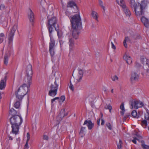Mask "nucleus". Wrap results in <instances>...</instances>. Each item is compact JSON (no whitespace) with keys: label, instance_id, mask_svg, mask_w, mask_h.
I'll return each instance as SVG.
<instances>
[{"label":"nucleus","instance_id":"f257e3e1","mask_svg":"<svg viewBox=\"0 0 149 149\" xmlns=\"http://www.w3.org/2000/svg\"><path fill=\"white\" fill-rule=\"evenodd\" d=\"M71 26V31L73 38H69L68 43L70 52L73 50V46L74 44V39H77L78 38L79 33V31L82 27L81 19L79 14L71 15L69 17Z\"/></svg>","mask_w":149,"mask_h":149},{"label":"nucleus","instance_id":"f03ea898","mask_svg":"<svg viewBox=\"0 0 149 149\" xmlns=\"http://www.w3.org/2000/svg\"><path fill=\"white\" fill-rule=\"evenodd\" d=\"M26 72V78L25 79V83L20 86L15 93L16 97L19 100H22L26 94L31 84L33 71L31 65L29 64L27 66Z\"/></svg>","mask_w":149,"mask_h":149},{"label":"nucleus","instance_id":"7ed1b4c3","mask_svg":"<svg viewBox=\"0 0 149 149\" xmlns=\"http://www.w3.org/2000/svg\"><path fill=\"white\" fill-rule=\"evenodd\" d=\"M10 121L12 125V132L13 133L16 135L18 133L19 126L22 123V118L20 116L15 115L10 118Z\"/></svg>","mask_w":149,"mask_h":149},{"label":"nucleus","instance_id":"20e7f679","mask_svg":"<svg viewBox=\"0 0 149 149\" xmlns=\"http://www.w3.org/2000/svg\"><path fill=\"white\" fill-rule=\"evenodd\" d=\"M147 4V2L145 0L142 1L141 3H138L134 8V11L136 15L140 16L144 15L145 9Z\"/></svg>","mask_w":149,"mask_h":149},{"label":"nucleus","instance_id":"39448f33","mask_svg":"<svg viewBox=\"0 0 149 149\" xmlns=\"http://www.w3.org/2000/svg\"><path fill=\"white\" fill-rule=\"evenodd\" d=\"M56 23L57 19L55 17H53L48 19V25L47 26L49 33H52L53 31V27L55 29L56 28L55 25Z\"/></svg>","mask_w":149,"mask_h":149},{"label":"nucleus","instance_id":"423d86ee","mask_svg":"<svg viewBox=\"0 0 149 149\" xmlns=\"http://www.w3.org/2000/svg\"><path fill=\"white\" fill-rule=\"evenodd\" d=\"M18 24L17 23L14 24V26L10 29L8 36V39L9 40L8 42L10 44L12 43L15 33L17 29Z\"/></svg>","mask_w":149,"mask_h":149},{"label":"nucleus","instance_id":"0eeeda50","mask_svg":"<svg viewBox=\"0 0 149 149\" xmlns=\"http://www.w3.org/2000/svg\"><path fill=\"white\" fill-rule=\"evenodd\" d=\"M130 108L132 109L133 107L135 109H138L139 108L142 107L143 105V103L139 101L132 100L130 102Z\"/></svg>","mask_w":149,"mask_h":149},{"label":"nucleus","instance_id":"6e6552de","mask_svg":"<svg viewBox=\"0 0 149 149\" xmlns=\"http://www.w3.org/2000/svg\"><path fill=\"white\" fill-rule=\"evenodd\" d=\"M68 114V113H66L65 112V110L64 109L61 110L59 114L57 117V120L58 121L61 120L65 116Z\"/></svg>","mask_w":149,"mask_h":149},{"label":"nucleus","instance_id":"1a4fd4ad","mask_svg":"<svg viewBox=\"0 0 149 149\" xmlns=\"http://www.w3.org/2000/svg\"><path fill=\"white\" fill-rule=\"evenodd\" d=\"M7 77L5 76L3 78H2L1 80L0 83V89L2 90L4 88L6 85V81Z\"/></svg>","mask_w":149,"mask_h":149},{"label":"nucleus","instance_id":"9d476101","mask_svg":"<svg viewBox=\"0 0 149 149\" xmlns=\"http://www.w3.org/2000/svg\"><path fill=\"white\" fill-rule=\"evenodd\" d=\"M28 17L29 19L30 22L31 23V24L33 25V22L34 19V17L33 13L31 9H29L28 13Z\"/></svg>","mask_w":149,"mask_h":149},{"label":"nucleus","instance_id":"9b49d317","mask_svg":"<svg viewBox=\"0 0 149 149\" xmlns=\"http://www.w3.org/2000/svg\"><path fill=\"white\" fill-rule=\"evenodd\" d=\"M84 125H86L89 130H91L94 126V123L90 120H87L84 121Z\"/></svg>","mask_w":149,"mask_h":149},{"label":"nucleus","instance_id":"f8f14e48","mask_svg":"<svg viewBox=\"0 0 149 149\" xmlns=\"http://www.w3.org/2000/svg\"><path fill=\"white\" fill-rule=\"evenodd\" d=\"M49 36L50 37L49 48H54L55 42L53 38L52 33H49Z\"/></svg>","mask_w":149,"mask_h":149},{"label":"nucleus","instance_id":"ddd939ff","mask_svg":"<svg viewBox=\"0 0 149 149\" xmlns=\"http://www.w3.org/2000/svg\"><path fill=\"white\" fill-rule=\"evenodd\" d=\"M141 20L144 25L146 27L149 26V21L148 19L144 16H142L141 18Z\"/></svg>","mask_w":149,"mask_h":149},{"label":"nucleus","instance_id":"4468645a","mask_svg":"<svg viewBox=\"0 0 149 149\" xmlns=\"http://www.w3.org/2000/svg\"><path fill=\"white\" fill-rule=\"evenodd\" d=\"M121 7L123 8L126 16H130L131 15V13L128 8L126 6L125 4L123 5Z\"/></svg>","mask_w":149,"mask_h":149},{"label":"nucleus","instance_id":"2eb2a0df","mask_svg":"<svg viewBox=\"0 0 149 149\" xmlns=\"http://www.w3.org/2000/svg\"><path fill=\"white\" fill-rule=\"evenodd\" d=\"M123 58L126 61L127 63L128 64H130L132 63V60L130 56H129L127 54H125Z\"/></svg>","mask_w":149,"mask_h":149},{"label":"nucleus","instance_id":"dca6fc26","mask_svg":"<svg viewBox=\"0 0 149 149\" xmlns=\"http://www.w3.org/2000/svg\"><path fill=\"white\" fill-rule=\"evenodd\" d=\"M78 70L79 71V75L78 78L77 79V80L78 82H80L83 76V69L81 68L78 69Z\"/></svg>","mask_w":149,"mask_h":149},{"label":"nucleus","instance_id":"f3484780","mask_svg":"<svg viewBox=\"0 0 149 149\" xmlns=\"http://www.w3.org/2000/svg\"><path fill=\"white\" fill-rule=\"evenodd\" d=\"M139 76L136 73L133 72L131 74V80L136 81L138 80Z\"/></svg>","mask_w":149,"mask_h":149},{"label":"nucleus","instance_id":"a211bd4d","mask_svg":"<svg viewBox=\"0 0 149 149\" xmlns=\"http://www.w3.org/2000/svg\"><path fill=\"white\" fill-rule=\"evenodd\" d=\"M67 7H74L77 10V7L76 4L74 2L72 1H70L68 3L67 5Z\"/></svg>","mask_w":149,"mask_h":149},{"label":"nucleus","instance_id":"6ab92c4d","mask_svg":"<svg viewBox=\"0 0 149 149\" xmlns=\"http://www.w3.org/2000/svg\"><path fill=\"white\" fill-rule=\"evenodd\" d=\"M57 91L56 89L54 91L50 90L48 95L50 96L53 97L55 96L57 94Z\"/></svg>","mask_w":149,"mask_h":149},{"label":"nucleus","instance_id":"aec40b11","mask_svg":"<svg viewBox=\"0 0 149 149\" xmlns=\"http://www.w3.org/2000/svg\"><path fill=\"white\" fill-rule=\"evenodd\" d=\"M92 15L93 17V18L96 20L97 21H98V15L97 13L94 11H92Z\"/></svg>","mask_w":149,"mask_h":149},{"label":"nucleus","instance_id":"412c9836","mask_svg":"<svg viewBox=\"0 0 149 149\" xmlns=\"http://www.w3.org/2000/svg\"><path fill=\"white\" fill-rule=\"evenodd\" d=\"M141 146L142 148L144 149H149V146L146 145L144 143V141L143 140L141 141Z\"/></svg>","mask_w":149,"mask_h":149},{"label":"nucleus","instance_id":"4be33fe9","mask_svg":"<svg viewBox=\"0 0 149 149\" xmlns=\"http://www.w3.org/2000/svg\"><path fill=\"white\" fill-rule=\"evenodd\" d=\"M116 1L117 3L121 6L125 4L124 0H116Z\"/></svg>","mask_w":149,"mask_h":149},{"label":"nucleus","instance_id":"5701e85b","mask_svg":"<svg viewBox=\"0 0 149 149\" xmlns=\"http://www.w3.org/2000/svg\"><path fill=\"white\" fill-rule=\"evenodd\" d=\"M8 56L7 54H5L4 57V63L7 65L8 63Z\"/></svg>","mask_w":149,"mask_h":149},{"label":"nucleus","instance_id":"b1692460","mask_svg":"<svg viewBox=\"0 0 149 149\" xmlns=\"http://www.w3.org/2000/svg\"><path fill=\"white\" fill-rule=\"evenodd\" d=\"M9 113L13 116H15V115L17 113L16 111L14 109L12 108L10 110Z\"/></svg>","mask_w":149,"mask_h":149},{"label":"nucleus","instance_id":"393cba45","mask_svg":"<svg viewBox=\"0 0 149 149\" xmlns=\"http://www.w3.org/2000/svg\"><path fill=\"white\" fill-rule=\"evenodd\" d=\"M4 37L5 35L3 33H0V44L3 42Z\"/></svg>","mask_w":149,"mask_h":149},{"label":"nucleus","instance_id":"a878e982","mask_svg":"<svg viewBox=\"0 0 149 149\" xmlns=\"http://www.w3.org/2000/svg\"><path fill=\"white\" fill-rule=\"evenodd\" d=\"M138 38L137 36V35H134L133 36H132L130 37V40L132 42H135V40L136 39Z\"/></svg>","mask_w":149,"mask_h":149},{"label":"nucleus","instance_id":"bb28decb","mask_svg":"<svg viewBox=\"0 0 149 149\" xmlns=\"http://www.w3.org/2000/svg\"><path fill=\"white\" fill-rule=\"evenodd\" d=\"M131 114L132 116L134 117L138 118L139 117L137 115L136 111L135 110L133 111L132 112Z\"/></svg>","mask_w":149,"mask_h":149},{"label":"nucleus","instance_id":"cd10ccee","mask_svg":"<svg viewBox=\"0 0 149 149\" xmlns=\"http://www.w3.org/2000/svg\"><path fill=\"white\" fill-rule=\"evenodd\" d=\"M50 90H52L54 91L56 89L57 91L58 87H57V86H54V85L52 84L50 87Z\"/></svg>","mask_w":149,"mask_h":149},{"label":"nucleus","instance_id":"c85d7f7f","mask_svg":"<svg viewBox=\"0 0 149 149\" xmlns=\"http://www.w3.org/2000/svg\"><path fill=\"white\" fill-rule=\"evenodd\" d=\"M141 125L143 126H145V127L148 125V123L147 120L146 119L143 120L141 121Z\"/></svg>","mask_w":149,"mask_h":149},{"label":"nucleus","instance_id":"c756f323","mask_svg":"<svg viewBox=\"0 0 149 149\" xmlns=\"http://www.w3.org/2000/svg\"><path fill=\"white\" fill-rule=\"evenodd\" d=\"M147 61V59L145 57L141 56V61L142 63L143 64H145L146 61Z\"/></svg>","mask_w":149,"mask_h":149},{"label":"nucleus","instance_id":"7c9ffc66","mask_svg":"<svg viewBox=\"0 0 149 149\" xmlns=\"http://www.w3.org/2000/svg\"><path fill=\"white\" fill-rule=\"evenodd\" d=\"M130 3L131 5L133 6L134 7V8L135 7H136L137 5L135 3V1L134 0H130Z\"/></svg>","mask_w":149,"mask_h":149},{"label":"nucleus","instance_id":"2f4dec72","mask_svg":"<svg viewBox=\"0 0 149 149\" xmlns=\"http://www.w3.org/2000/svg\"><path fill=\"white\" fill-rule=\"evenodd\" d=\"M49 51L52 56H53L55 53L54 48H49Z\"/></svg>","mask_w":149,"mask_h":149},{"label":"nucleus","instance_id":"473e14b6","mask_svg":"<svg viewBox=\"0 0 149 149\" xmlns=\"http://www.w3.org/2000/svg\"><path fill=\"white\" fill-rule=\"evenodd\" d=\"M104 108L107 109H109V110L110 112H111V111L112 109V107L110 104H106V105L104 107Z\"/></svg>","mask_w":149,"mask_h":149},{"label":"nucleus","instance_id":"72a5a7b5","mask_svg":"<svg viewBox=\"0 0 149 149\" xmlns=\"http://www.w3.org/2000/svg\"><path fill=\"white\" fill-rule=\"evenodd\" d=\"M84 128L83 127H82L81 128L80 133H79V136L81 137V138H82L84 135Z\"/></svg>","mask_w":149,"mask_h":149},{"label":"nucleus","instance_id":"f704fd0d","mask_svg":"<svg viewBox=\"0 0 149 149\" xmlns=\"http://www.w3.org/2000/svg\"><path fill=\"white\" fill-rule=\"evenodd\" d=\"M99 4L100 6L103 9L104 11H105V7L103 5V2L101 0H99Z\"/></svg>","mask_w":149,"mask_h":149},{"label":"nucleus","instance_id":"c9c22d12","mask_svg":"<svg viewBox=\"0 0 149 149\" xmlns=\"http://www.w3.org/2000/svg\"><path fill=\"white\" fill-rule=\"evenodd\" d=\"M122 142L120 139L119 140V143L117 144V147L118 149H120L121 148V145L122 144Z\"/></svg>","mask_w":149,"mask_h":149},{"label":"nucleus","instance_id":"e433bc0d","mask_svg":"<svg viewBox=\"0 0 149 149\" xmlns=\"http://www.w3.org/2000/svg\"><path fill=\"white\" fill-rule=\"evenodd\" d=\"M20 104L19 102H16L14 104V106L16 109L18 108L20 106Z\"/></svg>","mask_w":149,"mask_h":149},{"label":"nucleus","instance_id":"4c0bfd02","mask_svg":"<svg viewBox=\"0 0 149 149\" xmlns=\"http://www.w3.org/2000/svg\"><path fill=\"white\" fill-rule=\"evenodd\" d=\"M134 139L133 140H132V142L134 144H136V140H137L139 142H141V141L139 140V139L138 138H137L136 137H134Z\"/></svg>","mask_w":149,"mask_h":149},{"label":"nucleus","instance_id":"58836bf2","mask_svg":"<svg viewBox=\"0 0 149 149\" xmlns=\"http://www.w3.org/2000/svg\"><path fill=\"white\" fill-rule=\"evenodd\" d=\"M111 78L113 81H115L116 80H118V77L116 75L112 76Z\"/></svg>","mask_w":149,"mask_h":149},{"label":"nucleus","instance_id":"ea45409f","mask_svg":"<svg viewBox=\"0 0 149 149\" xmlns=\"http://www.w3.org/2000/svg\"><path fill=\"white\" fill-rule=\"evenodd\" d=\"M69 88L72 91H74V87L73 85L72 84L71 81H70V84L69 85Z\"/></svg>","mask_w":149,"mask_h":149},{"label":"nucleus","instance_id":"a19ab883","mask_svg":"<svg viewBox=\"0 0 149 149\" xmlns=\"http://www.w3.org/2000/svg\"><path fill=\"white\" fill-rule=\"evenodd\" d=\"M144 118L145 119L149 120V113L145 114Z\"/></svg>","mask_w":149,"mask_h":149},{"label":"nucleus","instance_id":"79ce46f5","mask_svg":"<svg viewBox=\"0 0 149 149\" xmlns=\"http://www.w3.org/2000/svg\"><path fill=\"white\" fill-rule=\"evenodd\" d=\"M106 126L108 127V128L110 130H112V127L111 126L110 124L109 123H107L106 124Z\"/></svg>","mask_w":149,"mask_h":149},{"label":"nucleus","instance_id":"37998d69","mask_svg":"<svg viewBox=\"0 0 149 149\" xmlns=\"http://www.w3.org/2000/svg\"><path fill=\"white\" fill-rule=\"evenodd\" d=\"M120 108L122 110V111H124L125 110L123 103H121V104L120 106Z\"/></svg>","mask_w":149,"mask_h":149},{"label":"nucleus","instance_id":"c03bdc74","mask_svg":"<svg viewBox=\"0 0 149 149\" xmlns=\"http://www.w3.org/2000/svg\"><path fill=\"white\" fill-rule=\"evenodd\" d=\"M55 30L57 31V35L58 38L61 37V34H60L58 29H57L56 28H55Z\"/></svg>","mask_w":149,"mask_h":149},{"label":"nucleus","instance_id":"a18cd8bd","mask_svg":"<svg viewBox=\"0 0 149 149\" xmlns=\"http://www.w3.org/2000/svg\"><path fill=\"white\" fill-rule=\"evenodd\" d=\"M43 139L45 140H48L49 139V137L47 135H44L43 136Z\"/></svg>","mask_w":149,"mask_h":149},{"label":"nucleus","instance_id":"49530a36","mask_svg":"<svg viewBox=\"0 0 149 149\" xmlns=\"http://www.w3.org/2000/svg\"><path fill=\"white\" fill-rule=\"evenodd\" d=\"M5 6L3 4H1L0 6V9L3 10L5 9Z\"/></svg>","mask_w":149,"mask_h":149},{"label":"nucleus","instance_id":"de8ad7c7","mask_svg":"<svg viewBox=\"0 0 149 149\" xmlns=\"http://www.w3.org/2000/svg\"><path fill=\"white\" fill-rule=\"evenodd\" d=\"M26 137H27L26 141H28L30 139V134L29 132H28L27 133Z\"/></svg>","mask_w":149,"mask_h":149},{"label":"nucleus","instance_id":"09e8293b","mask_svg":"<svg viewBox=\"0 0 149 149\" xmlns=\"http://www.w3.org/2000/svg\"><path fill=\"white\" fill-rule=\"evenodd\" d=\"M59 98V97H56L51 100L52 104V103L54 102L56 100H58Z\"/></svg>","mask_w":149,"mask_h":149},{"label":"nucleus","instance_id":"8fccbe9b","mask_svg":"<svg viewBox=\"0 0 149 149\" xmlns=\"http://www.w3.org/2000/svg\"><path fill=\"white\" fill-rule=\"evenodd\" d=\"M136 135L137 136V137H136L137 138L139 139L140 141H141L140 140L142 139V137L139 134H136Z\"/></svg>","mask_w":149,"mask_h":149},{"label":"nucleus","instance_id":"3c124183","mask_svg":"<svg viewBox=\"0 0 149 149\" xmlns=\"http://www.w3.org/2000/svg\"><path fill=\"white\" fill-rule=\"evenodd\" d=\"M126 42H127V41H125V40H124L123 42V44L124 45V46L126 48H127V44L126 43Z\"/></svg>","mask_w":149,"mask_h":149},{"label":"nucleus","instance_id":"603ef678","mask_svg":"<svg viewBox=\"0 0 149 149\" xmlns=\"http://www.w3.org/2000/svg\"><path fill=\"white\" fill-rule=\"evenodd\" d=\"M28 141H26V143L25 145L24 149H28Z\"/></svg>","mask_w":149,"mask_h":149},{"label":"nucleus","instance_id":"864d4df0","mask_svg":"<svg viewBox=\"0 0 149 149\" xmlns=\"http://www.w3.org/2000/svg\"><path fill=\"white\" fill-rule=\"evenodd\" d=\"M111 47L112 48L114 49H116V46H115V45H114V44H113V42H111Z\"/></svg>","mask_w":149,"mask_h":149},{"label":"nucleus","instance_id":"5fc2aeb1","mask_svg":"<svg viewBox=\"0 0 149 149\" xmlns=\"http://www.w3.org/2000/svg\"><path fill=\"white\" fill-rule=\"evenodd\" d=\"M60 99L62 102L64 101L65 99V97L64 96H62L61 97Z\"/></svg>","mask_w":149,"mask_h":149},{"label":"nucleus","instance_id":"6e6d98bb","mask_svg":"<svg viewBox=\"0 0 149 149\" xmlns=\"http://www.w3.org/2000/svg\"><path fill=\"white\" fill-rule=\"evenodd\" d=\"M124 40L127 42L131 41L130 39L128 37H126Z\"/></svg>","mask_w":149,"mask_h":149},{"label":"nucleus","instance_id":"4d7b16f0","mask_svg":"<svg viewBox=\"0 0 149 149\" xmlns=\"http://www.w3.org/2000/svg\"><path fill=\"white\" fill-rule=\"evenodd\" d=\"M130 116V114L129 115H127L125 116L124 118V120H125L129 116Z\"/></svg>","mask_w":149,"mask_h":149},{"label":"nucleus","instance_id":"13d9d810","mask_svg":"<svg viewBox=\"0 0 149 149\" xmlns=\"http://www.w3.org/2000/svg\"><path fill=\"white\" fill-rule=\"evenodd\" d=\"M60 47H62L63 44V41L62 40L60 41Z\"/></svg>","mask_w":149,"mask_h":149},{"label":"nucleus","instance_id":"bf43d9fd","mask_svg":"<svg viewBox=\"0 0 149 149\" xmlns=\"http://www.w3.org/2000/svg\"><path fill=\"white\" fill-rule=\"evenodd\" d=\"M145 64L148 65L149 67V60L147 59V61H146Z\"/></svg>","mask_w":149,"mask_h":149},{"label":"nucleus","instance_id":"052dcab7","mask_svg":"<svg viewBox=\"0 0 149 149\" xmlns=\"http://www.w3.org/2000/svg\"><path fill=\"white\" fill-rule=\"evenodd\" d=\"M54 86H57V87H58V83H57L56 80H55L54 82Z\"/></svg>","mask_w":149,"mask_h":149},{"label":"nucleus","instance_id":"680f3d73","mask_svg":"<svg viewBox=\"0 0 149 149\" xmlns=\"http://www.w3.org/2000/svg\"><path fill=\"white\" fill-rule=\"evenodd\" d=\"M125 111V110H124V111H120V113L121 115L122 116H123Z\"/></svg>","mask_w":149,"mask_h":149},{"label":"nucleus","instance_id":"e2e57ef3","mask_svg":"<svg viewBox=\"0 0 149 149\" xmlns=\"http://www.w3.org/2000/svg\"><path fill=\"white\" fill-rule=\"evenodd\" d=\"M135 65L137 67H139L140 66V65L139 63H137V62H136L135 63Z\"/></svg>","mask_w":149,"mask_h":149},{"label":"nucleus","instance_id":"0e129e2a","mask_svg":"<svg viewBox=\"0 0 149 149\" xmlns=\"http://www.w3.org/2000/svg\"><path fill=\"white\" fill-rule=\"evenodd\" d=\"M101 121H102V122H101V125H103L104 124V120L102 119H101Z\"/></svg>","mask_w":149,"mask_h":149},{"label":"nucleus","instance_id":"69168bd1","mask_svg":"<svg viewBox=\"0 0 149 149\" xmlns=\"http://www.w3.org/2000/svg\"><path fill=\"white\" fill-rule=\"evenodd\" d=\"M100 119L99 118L97 121V123L98 125H100Z\"/></svg>","mask_w":149,"mask_h":149},{"label":"nucleus","instance_id":"338daca9","mask_svg":"<svg viewBox=\"0 0 149 149\" xmlns=\"http://www.w3.org/2000/svg\"><path fill=\"white\" fill-rule=\"evenodd\" d=\"M8 138L9 140H12L13 139V137L11 136H8Z\"/></svg>","mask_w":149,"mask_h":149},{"label":"nucleus","instance_id":"774afa93","mask_svg":"<svg viewBox=\"0 0 149 149\" xmlns=\"http://www.w3.org/2000/svg\"><path fill=\"white\" fill-rule=\"evenodd\" d=\"M91 27L92 28H95V25H94V24H92V25Z\"/></svg>","mask_w":149,"mask_h":149}]
</instances>
